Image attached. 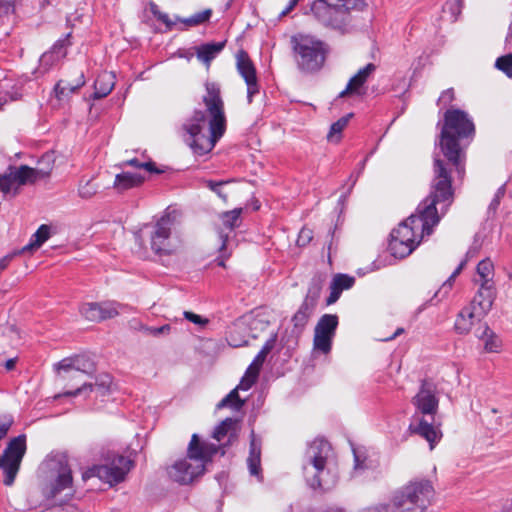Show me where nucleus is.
<instances>
[{
  "label": "nucleus",
  "instance_id": "nucleus-21",
  "mask_svg": "<svg viewBox=\"0 0 512 512\" xmlns=\"http://www.w3.org/2000/svg\"><path fill=\"white\" fill-rule=\"evenodd\" d=\"M480 288L470 306L477 309L479 315H486L492 308L496 297L494 286L479 284Z\"/></svg>",
  "mask_w": 512,
  "mask_h": 512
},
{
  "label": "nucleus",
  "instance_id": "nucleus-44",
  "mask_svg": "<svg viewBox=\"0 0 512 512\" xmlns=\"http://www.w3.org/2000/svg\"><path fill=\"white\" fill-rule=\"evenodd\" d=\"M15 184L12 174L8 169L6 173L0 174V191L7 194L11 191L12 186Z\"/></svg>",
  "mask_w": 512,
  "mask_h": 512
},
{
  "label": "nucleus",
  "instance_id": "nucleus-28",
  "mask_svg": "<svg viewBox=\"0 0 512 512\" xmlns=\"http://www.w3.org/2000/svg\"><path fill=\"white\" fill-rule=\"evenodd\" d=\"M114 77L110 73L100 74L94 83V99H101L106 97L114 87Z\"/></svg>",
  "mask_w": 512,
  "mask_h": 512
},
{
  "label": "nucleus",
  "instance_id": "nucleus-31",
  "mask_svg": "<svg viewBox=\"0 0 512 512\" xmlns=\"http://www.w3.org/2000/svg\"><path fill=\"white\" fill-rule=\"evenodd\" d=\"M84 84V76L81 74L76 84H71L65 80L58 81L54 87V92L59 100H63L68 98L71 94L75 93Z\"/></svg>",
  "mask_w": 512,
  "mask_h": 512
},
{
  "label": "nucleus",
  "instance_id": "nucleus-46",
  "mask_svg": "<svg viewBox=\"0 0 512 512\" xmlns=\"http://www.w3.org/2000/svg\"><path fill=\"white\" fill-rule=\"evenodd\" d=\"M125 164L133 166L135 168H143L151 173H160V171L155 167L153 162H140L137 158L130 159L125 162Z\"/></svg>",
  "mask_w": 512,
  "mask_h": 512
},
{
  "label": "nucleus",
  "instance_id": "nucleus-14",
  "mask_svg": "<svg viewBox=\"0 0 512 512\" xmlns=\"http://www.w3.org/2000/svg\"><path fill=\"white\" fill-rule=\"evenodd\" d=\"M123 305L116 301L87 302L79 306V313L91 322H102L120 314Z\"/></svg>",
  "mask_w": 512,
  "mask_h": 512
},
{
  "label": "nucleus",
  "instance_id": "nucleus-43",
  "mask_svg": "<svg viewBox=\"0 0 512 512\" xmlns=\"http://www.w3.org/2000/svg\"><path fill=\"white\" fill-rule=\"evenodd\" d=\"M232 182V180H222V181H214V180H206L205 185L211 191L216 193L223 201H227V195L224 194L221 190V187L225 184Z\"/></svg>",
  "mask_w": 512,
  "mask_h": 512
},
{
  "label": "nucleus",
  "instance_id": "nucleus-23",
  "mask_svg": "<svg viewBox=\"0 0 512 512\" xmlns=\"http://www.w3.org/2000/svg\"><path fill=\"white\" fill-rule=\"evenodd\" d=\"M225 44V41L202 44L196 47L197 58L209 67L211 61L224 49Z\"/></svg>",
  "mask_w": 512,
  "mask_h": 512
},
{
  "label": "nucleus",
  "instance_id": "nucleus-45",
  "mask_svg": "<svg viewBox=\"0 0 512 512\" xmlns=\"http://www.w3.org/2000/svg\"><path fill=\"white\" fill-rule=\"evenodd\" d=\"M219 237L221 239V246H220V253H221V256L220 258L218 259V265L219 266H222V267H225V260L229 257V253L226 254V250H227V245H228V241H229V236L228 234H224L222 231L219 233Z\"/></svg>",
  "mask_w": 512,
  "mask_h": 512
},
{
  "label": "nucleus",
  "instance_id": "nucleus-62",
  "mask_svg": "<svg viewBox=\"0 0 512 512\" xmlns=\"http://www.w3.org/2000/svg\"><path fill=\"white\" fill-rule=\"evenodd\" d=\"M184 316L187 320L191 321L194 324H205L207 320H203L200 315L194 314L192 312H184Z\"/></svg>",
  "mask_w": 512,
  "mask_h": 512
},
{
  "label": "nucleus",
  "instance_id": "nucleus-13",
  "mask_svg": "<svg viewBox=\"0 0 512 512\" xmlns=\"http://www.w3.org/2000/svg\"><path fill=\"white\" fill-rule=\"evenodd\" d=\"M44 162H47V168H31L27 165L19 167L9 166L14 182L18 185L33 184L38 179L48 177L54 166L53 155L50 153L44 154L40 159V163Z\"/></svg>",
  "mask_w": 512,
  "mask_h": 512
},
{
  "label": "nucleus",
  "instance_id": "nucleus-49",
  "mask_svg": "<svg viewBox=\"0 0 512 512\" xmlns=\"http://www.w3.org/2000/svg\"><path fill=\"white\" fill-rule=\"evenodd\" d=\"M212 15L211 9H205L203 11L197 12L194 15H192L193 21L195 25H201L205 22H208L210 17Z\"/></svg>",
  "mask_w": 512,
  "mask_h": 512
},
{
  "label": "nucleus",
  "instance_id": "nucleus-36",
  "mask_svg": "<svg viewBox=\"0 0 512 512\" xmlns=\"http://www.w3.org/2000/svg\"><path fill=\"white\" fill-rule=\"evenodd\" d=\"M242 213L241 208H236L231 211L224 212L221 215L222 223L225 228L232 231L234 228L238 227L240 224V215Z\"/></svg>",
  "mask_w": 512,
  "mask_h": 512
},
{
  "label": "nucleus",
  "instance_id": "nucleus-22",
  "mask_svg": "<svg viewBox=\"0 0 512 512\" xmlns=\"http://www.w3.org/2000/svg\"><path fill=\"white\" fill-rule=\"evenodd\" d=\"M485 315H479L477 309L472 306L464 307L455 321V330L459 334H468L476 321H480Z\"/></svg>",
  "mask_w": 512,
  "mask_h": 512
},
{
  "label": "nucleus",
  "instance_id": "nucleus-48",
  "mask_svg": "<svg viewBox=\"0 0 512 512\" xmlns=\"http://www.w3.org/2000/svg\"><path fill=\"white\" fill-rule=\"evenodd\" d=\"M455 99L453 88H449L441 93L438 98L437 104L443 107L450 105Z\"/></svg>",
  "mask_w": 512,
  "mask_h": 512
},
{
  "label": "nucleus",
  "instance_id": "nucleus-38",
  "mask_svg": "<svg viewBox=\"0 0 512 512\" xmlns=\"http://www.w3.org/2000/svg\"><path fill=\"white\" fill-rule=\"evenodd\" d=\"M355 283V279L347 274H337L333 277L331 285L339 291L350 289Z\"/></svg>",
  "mask_w": 512,
  "mask_h": 512
},
{
  "label": "nucleus",
  "instance_id": "nucleus-27",
  "mask_svg": "<svg viewBox=\"0 0 512 512\" xmlns=\"http://www.w3.org/2000/svg\"><path fill=\"white\" fill-rule=\"evenodd\" d=\"M70 33L66 35L65 38L59 39L51 48L49 52H46L41 57L42 63H53L65 57L66 55V47L70 45L69 43Z\"/></svg>",
  "mask_w": 512,
  "mask_h": 512
},
{
  "label": "nucleus",
  "instance_id": "nucleus-55",
  "mask_svg": "<svg viewBox=\"0 0 512 512\" xmlns=\"http://www.w3.org/2000/svg\"><path fill=\"white\" fill-rule=\"evenodd\" d=\"M47 512H82L80 509H78L76 506L73 505H57L47 510Z\"/></svg>",
  "mask_w": 512,
  "mask_h": 512
},
{
  "label": "nucleus",
  "instance_id": "nucleus-41",
  "mask_svg": "<svg viewBox=\"0 0 512 512\" xmlns=\"http://www.w3.org/2000/svg\"><path fill=\"white\" fill-rule=\"evenodd\" d=\"M245 330V328L242 327H235L229 332L228 335V343L232 347H242L248 344V340L244 338H240V333Z\"/></svg>",
  "mask_w": 512,
  "mask_h": 512
},
{
  "label": "nucleus",
  "instance_id": "nucleus-53",
  "mask_svg": "<svg viewBox=\"0 0 512 512\" xmlns=\"http://www.w3.org/2000/svg\"><path fill=\"white\" fill-rule=\"evenodd\" d=\"M316 308V304L313 302H310L306 299L302 302L297 312H302L304 314H307V317L310 318L313 314L314 310Z\"/></svg>",
  "mask_w": 512,
  "mask_h": 512
},
{
  "label": "nucleus",
  "instance_id": "nucleus-16",
  "mask_svg": "<svg viewBox=\"0 0 512 512\" xmlns=\"http://www.w3.org/2000/svg\"><path fill=\"white\" fill-rule=\"evenodd\" d=\"M434 495V488L429 480L420 479L410 481L400 489L396 490L392 497L406 499L408 501H419L420 497L424 501H431Z\"/></svg>",
  "mask_w": 512,
  "mask_h": 512
},
{
  "label": "nucleus",
  "instance_id": "nucleus-50",
  "mask_svg": "<svg viewBox=\"0 0 512 512\" xmlns=\"http://www.w3.org/2000/svg\"><path fill=\"white\" fill-rule=\"evenodd\" d=\"M312 231L307 228H303L297 238V244L299 246H305L312 240Z\"/></svg>",
  "mask_w": 512,
  "mask_h": 512
},
{
  "label": "nucleus",
  "instance_id": "nucleus-3",
  "mask_svg": "<svg viewBox=\"0 0 512 512\" xmlns=\"http://www.w3.org/2000/svg\"><path fill=\"white\" fill-rule=\"evenodd\" d=\"M474 134V123L465 111L450 108L444 113L440 148L444 157L456 168L459 175L464 173L463 158L465 157L460 141L471 138Z\"/></svg>",
  "mask_w": 512,
  "mask_h": 512
},
{
  "label": "nucleus",
  "instance_id": "nucleus-9",
  "mask_svg": "<svg viewBox=\"0 0 512 512\" xmlns=\"http://www.w3.org/2000/svg\"><path fill=\"white\" fill-rule=\"evenodd\" d=\"M51 470L56 474L41 489L44 497V506H48L50 501L64 493L65 497L73 494V477L70 466L65 456H59L49 461Z\"/></svg>",
  "mask_w": 512,
  "mask_h": 512
},
{
  "label": "nucleus",
  "instance_id": "nucleus-57",
  "mask_svg": "<svg viewBox=\"0 0 512 512\" xmlns=\"http://www.w3.org/2000/svg\"><path fill=\"white\" fill-rule=\"evenodd\" d=\"M170 325L166 324L160 327H149L146 330L150 335L158 336L161 334H167L170 331Z\"/></svg>",
  "mask_w": 512,
  "mask_h": 512
},
{
  "label": "nucleus",
  "instance_id": "nucleus-52",
  "mask_svg": "<svg viewBox=\"0 0 512 512\" xmlns=\"http://www.w3.org/2000/svg\"><path fill=\"white\" fill-rule=\"evenodd\" d=\"M257 381V378L251 377L250 375L244 374V376L241 378L240 383L237 385V387L240 390H249Z\"/></svg>",
  "mask_w": 512,
  "mask_h": 512
},
{
  "label": "nucleus",
  "instance_id": "nucleus-33",
  "mask_svg": "<svg viewBox=\"0 0 512 512\" xmlns=\"http://www.w3.org/2000/svg\"><path fill=\"white\" fill-rule=\"evenodd\" d=\"M324 284V278L321 275H314L309 283L305 299L317 305L321 290Z\"/></svg>",
  "mask_w": 512,
  "mask_h": 512
},
{
  "label": "nucleus",
  "instance_id": "nucleus-26",
  "mask_svg": "<svg viewBox=\"0 0 512 512\" xmlns=\"http://www.w3.org/2000/svg\"><path fill=\"white\" fill-rule=\"evenodd\" d=\"M144 177L137 173L122 172L117 174L114 181V187L122 192L140 185Z\"/></svg>",
  "mask_w": 512,
  "mask_h": 512
},
{
  "label": "nucleus",
  "instance_id": "nucleus-35",
  "mask_svg": "<svg viewBox=\"0 0 512 512\" xmlns=\"http://www.w3.org/2000/svg\"><path fill=\"white\" fill-rule=\"evenodd\" d=\"M338 11L344 24L350 10L361 9L364 6L363 0H335Z\"/></svg>",
  "mask_w": 512,
  "mask_h": 512
},
{
  "label": "nucleus",
  "instance_id": "nucleus-4",
  "mask_svg": "<svg viewBox=\"0 0 512 512\" xmlns=\"http://www.w3.org/2000/svg\"><path fill=\"white\" fill-rule=\"evenodd\" d=\"M412 403L416 407V411L412 416L409 430L427 440L432 450L442 437L435 422L439 400L436 397L434 384L423 381L418 393L413 397Z\"/></svg>",
  "mask_w": 512,
  "mask_h": 512
},
{
  "label": "nucleus",
  "instance_id": "nucleus-29",
  "mask_svg": "<svg viewBox=\"0 0 512 512\" xmlns=\"http://www.w3.org/2000/svg\"><path fill=\"white\" fill-rule=\"evenodd\" d=\"M478 338L483 341L484 349L488 353H497L502 347L501 339L487 325H484Z\"/></svg>",
  "mask_w": 512,
  "mask_h": 512
},
{
  "label": "nucleus",
  "instance_id": "nucleus-25",
  "mask_svg": "<svg viewBox=\"0 0 512 512\" xmlns=\"http://www.w3.org/2000/svg\"><path fill=\"white\" fill-rule=\"evenodd\" d=\"M50 226L42 224L31 236L28 244L22 247L20 253L33 252L40 248L50 238Z\"/></svg>",
  "mask_w": 512,
  "mask_h": 512
},
{
  "label": "nucleus",
  "instance_id": "nucleus-6",
  "mask_svg": "<svg viewBox=\"0 0 512 512\" xmlns=\"http://www.w3.org/2000/svg\"><path fill=\"white\" fill-rule=\"evenodd\" d=\"M332 453L331 445L322 438H316L309 443L303 460V474L313 489H330L336 483V475L328 466Z\"/></svg>",
  "mask_w": 512,
  "mask_h": 512
},
{
  "label": "nucleus",
  "instance_id": "nucleus-17",
  "mask_svg": "<svg viewBox=\"0 0 512 512\" xmlns=\"http://www.w3.org/2000/svg\"><path fill=\"white\" fill-rule=\"evenodd\" d=\"M310 11L326 26L338 28L343 25L335 0H315L311 4Z\"/></svg>",
  "mask_w": 512,
  "mask_h": 512
},
{
  "label": "nucleus",
  "instance_id": "nucleus-40",
  "mask_svg": "<svg viewBox=\"0 0 512 512\" xmlns=\"http://www.w3.org/2000/svg\"><path fill=\"white\" fill-rule=\"evenodd\" d=\"M495 66L509 78H512V53L497 58Z\"/></svg>",
  "mask_w": 512,
  "mask_h": 512
},
{
  "label": "nucleus",
  "instance_id": "nucleus-32",
  "mask_svg": "<svg viewBox=\"0 0 512 512\" xmlns=\"http://www.w3.org/2000/svg\"><path fill=\"white\" fill-rule=\"evenodd\" d=\"M238 390H240L237 386L230 391L218 404L217 409H222L224 407H231L235 411H239L243 405L244 401L239 397Z\"/></svg>",
  "mask_w": 512,
  "mask_h": 512
},
{
  "label": "nucleus",
  "instance_id": "nucleus-7",
  "mask_svg": "<svg viewBox=\"0 0 512 512\" xmlns=\"http://www.w3.org/2000/svg\"><path fill=\"white\" fill-rule=\"evenodd\" d=\"M291 44L300 71L313 73L323 67L328 52L324 42L309 35L298 34L292 36Z\"/></svg>",
  "mask_w": 512,
  "mask_h": 512
},
{
  "label": "nucleus",
  "instance_id": "nucleus-10",
  "mask_svg": "<svg viewBox=\"0 0 512 512\" xmlns=\"http://www.w3.org/2000/svg\"><path fill=\"white\" fill-rule=\"evenodd\" d=\"M133 467V462L123 455H108L105 463L94 466L83 475V478L96 476L105 483L112 485L124 481L126 475Z\"/></svg>",
  "mask_w": 512,
  "mask_h": 512
},
{
  "label": "nucleus",
  "instance_id": "nucleus-58",
  "mask_svg": "<svg viewBox=\"0 0 512 512\" xmlns=\"http://www.w3.org/2000/svg\"><path fill=\"white\" fill-rule=\"evenodd\" d=\"M341 293H342L341 291H339L337 288H335L334 286H332L330 284V295L326 299V304L327 305L334 304L339 299Z\"/></svg>",
  "mask_w": 512,
  "mask_h": 512
},
{
  "label": "nucleus",
  "instance_id": "nucleus-24",
  "mask_svg": "<svg viewBox=\"0 0 512 512\" xmlns=\"http://www.w3.org/2000/svg\"><path fill=\"white\" fill-rule=\"evenodd\" d=\"M431 501H424L420 497L419 501H408L392 497V512H425Z\"/></svg>",
  "mask_w": 512,
  "mask_h": 512
},
{
  "label": "nucleus",
  "instance_id": "nucleus-64",
  "mask_svg": "<svg viewBox=\"0 0 512 512\" xmlns=\"http://www.w3.org/2000/svg\"><path fill=\"white\" fill-rule=\"evenodd\" d=\"M153 13L157 17V19L159 21H161L162 23H164L167 27L172 26L173 23L170 21L169 16L166 13L155 12V11H153Z\"/></svg>",
  "mask_w": 512,
  "mask_h": 512
},
{
  "label": "nucleus",
  "instance_id": "nucleus-39",
  "mask_svg": "<svg viewBox=\"0 0 512 512\" xmlns=\"http://www.w3.org/2000/svg\"><path fill=\"white\" fill-rule=\"evenodd\" d=\"M276 339H277V335L276 334H273L266 342L265 344L263 345V347L261 348V350L259 351V353L256 355V357L254 358L255 362L257 364H260L261 366L263 365V363L265 362V359L267 357V355L272 351V349L274 348L275 346V343H276Z\"/></svg>",
  "mask_w": 512,
  "mask_h": 512
},
{
  "label": "nucleus",
  "instance_id": "nucleus-56",
  "mask_svg": "<svg viewBox=\"0 0 512 512\" xmlns=\"http://www.w3.org/2000/svg\"><path fill=\"white\" fill-rule=\"evenodd\" d=\"M14 10V4L10 0H0V17Z\"/></svg>",
  "mask_w": 512,
  "mask_h": 512
},
{
  "label": "nucleus",
  "instance_id": "nucleus-15",
  "mask_svg": "<svg viewBox=\"0 0 512 512\" xmlns=\"http://www.w3.org/2000/svg\"><path fill=\"white\" fill-rule=\"evenodd\" d=\"M236 66L239 74L247 85V100L252 103L253 96L259 93V85L256 75V69L249 55L244 50H240L236 55Z\"/></svg>",
  "mask_w": 512,
  "mask_h": 512
},
{
  "label": "nucleus",
  "instance_id": "nucleus-37",
  "mask_svg": "<svg viewBox=\"0 0 512 512\" xmlns=\"http://www.w3.org/2000/svg\"><path fill=\"white\" fill-rule=\"evenodd\" d=\"M75 360V370L80 371L86 374H90L94 372L95 365L94 362L85 355H76L74 356Z\"/></svg>",
  "mask_w": 512,
  "mask_h": 512
},
{
  "label": "nucleus",
  "instance_id": "nucleus-20",
  "mask_svg": "<svg viewBox=\"0 0 512 512\" xmlns=\"http://www.w3.org/2000/svg\"><path fill=\"white\" fill-rule=\"evenodd\" d=\"M247 465L251 476H255L259 481H262L261 469V439L258 438L252 430L250 434V448L249 456L247 458Z\"/></svg>",
  "mask_w": 512,
  "mask_h": 512
},
{
  "label": "nucleus",
  "instance_id": "nucleus-30",
  "mask_svg": "<svg viewBox=\"0 0 512 512\" xmlns=\"http://www.w3.org/2000/svg\"><path fill=\"white\" fill-rule=\"evenodd\" d=\"M476 272L478 278L475 279L477 284L494 286L493 275H494V265L490 259H484L480 261L477 265Z\"/></svg>",
  "mask_w": 512,
  "mask_h": 512
},
{
  "label": "nucleus",
  "instance_id": "nucleus-34",
  "mask_svg": "<svg viewBox=\"0 0 512 512\" xmlns=\"http://www.w3.org/2000/svg\"><path fill=\"white\" fill-rule=\"evenodd\" d=\"M353 116V114H348L346 116L341 117L339 120L334 122L327 134V139L330 142H339L341 139V133L343 129L347 126L349 119Z\"/></svg>",
  "mask_w": 512,
  "mask_h": 512
},
{
  "label": "nucleus",
  "instance_id": "nucleus-59",
  "mask_svg": "<svg viewBox=\"0 0 512 512\" xmlns=\"http://www.w3.org/2000/svg\"><path fill=\"white\" fill-rule=\"evenodd\" d=\"M261 367L262 366L260 364H257L255 360H253L252 363L247 368L245 374L258 379Z\"/></svg>",
  "mask_w": 512,
  "mask_h": 512
},
{
  "label": "nucleus",
  "instance_id": "nucleus-54",
  "mask_svg": "<svg viewBox=\"0 0 512 512\" xmlns=\"http://www.w3.org/2000/svg\"><path fill=\"white\" fill-rule=\"evenodd\" d=\"M504 194H505V187L504 186L499 187L494 195V198L492 199V201L490 203L489 209L496 210L497 207L499 206L500 201L503 198Z\"/></svg>",
  "mask_w": 512,
  "mask_h": 512
},
{
  "label": "nucleus",
  "instance_id": "nucleus-11",
  "mask_svg": "<svg viewBox=\"0 0 512 512\" xmlns=\"http://www.w3.org/2000/svg\"><path fill=\"white\" fill-rule=\"evenodd\" d=\"M25 452L26 436L22 434L11 439L3 455L0 456V469L5 475L3 483L6 486H11L14 483Z\"/></svg>",
  "mask_w": 512,
  "mask_h": 512
},
{
  "label": "nucleus",
  "instance_id": "nucleus-51",
  "mask_svg": "<svg viewBox=\"0 0 512 512\" xmlns=\"http://www.w3.org/2000/svg\"><path fill=\"white\" fill-rule=\"evenodd\" d=\"M55 367L57 370H63V371H69L71 369H75L74 356L62 359L60 362H58L55 365Z\"/></svg>",
  "mask_w": 512,
  "mask_h": 512
},
{
  "label": "nucleus",
  "instance_id": "nucleus-19",
  "mask_svg": "<svg viewBox=\"0 0 512 512\" xmlns=\"http://www.w3.org/2000/svg\"><path fill=\"white\" fill-rule=\"evenodd\" d=\"M376 65L368 63L365 67L361 68L348 82L345 90H343L339 97H345L350 94L364 95L365 91L362 89L363 85L367 82L368 78L375 72Z\"/></svg>",
  "mask_w": 512,
  "mask_h": 512
},
{
  "label": "nucleus",
  "instance_id": "nucleus-5",
  "mask_svg": "<svg viewBox=\"0 0 512 512\" xmlns=\"http://www.w3.org/2000/svg\"><path fill=\"white\" fill-rule=\"evenodd\" d=\"M217 452L218 447L215 444L200 441L198 435L193 434L187 448V456L177 460L167 469L169 478L182 485L190 484L204 473L206 465Z\"/></svg>",
  "mask_w": 512,
  "mask_h": 512
},
{
  "label": "nucleus",
  "instance_id": "nucleus-42",
  "mask_svg": "<svg viewBox=\"0 0 512 512\" xmlns=\"http://www.w3.org/2000/svg\"><path fill=\"white\" fill-rule=\"evenodd\" d=\"M99 189V185L94 183L92 180H88L85 184L79 187V196L84 199H89L94 196Z\"/></svg>",
  "mask_w": 512,
  "mask_h": 512
},
{
  "label": "nucleus",
  "instance_id": "nucleus-18",
  "mask_svg": "<svg viewBox=\"0 0 512 512\" xmlns=\"http://www.w3.org/2000/svg\"><path fill=\"white\" fill-rule=\"evenodd\" d=\"M212 437L221 443L220 445H215L218 447V451L221 448L232 445L238 439L237 420L230 417L224 419L215 427Z\"/></svg>",
  "mask_w": 512,
  "mask_h": 512
},
{
  "label": "nucleus",
  "instance_id": "nucleus-8",
  "mask_svg": "<svg viewBox=\"0 0 512 512\" xmlns=\"http://www.w3.org/2000/svg\"><path fill=\"white\" fill-rule=\"evenodd\" d=\"M175 212H166L153 226L150 234L151 250L158 256H170L176 254L181 241L173 234L176 227Z\"/></svg>",
  "mask_w": 512,
  "mask_h": 512
},
{
  "label": "nucleus",
  "instance_id": "nucleus-63",
  "mask_svg": "<svg viewBox=\"0 0 512 512\" xmlns=\"http://www.w3.org/2000/svg\"><path fill=\"white\" fill-rule=\"evenodd\" d=\"M12 423H13V420L11 418L6 419L2 423H0V440L3 439L7 435Z\"/></svg>",
  "mask_w": 512,
  "mask_h": 512
},
{
  "label": "nucleus",
  "instance_id": "nucleus-2",
  "mask_svg": "<svg viewBox=\"0 0 512 512\" xmlns=\"http://www.w3.org/2000/svg\"><path fill=\"white\" fill-rule=\"evenodd\" d=\"M205 88L206 95L203 97V102L210 115L208 127L206 113L202 110H195L182 126L184 142L198 156L209 153L226 130L220 86L215 82H207Z\"/></svg>",
  "mask_w": 512,
  "mask_h": 512
},
{
  "label": "nucleus",
  "instance_id": "nucleus-1",
  "mask_svg": "<svg viewBox=\"0 0 512 512\" xmlns=\"http://www.w3.org/2000/svg\"><path fill=\"white\" fill-rule=\"evenodd\" d=\"M453 202L450 172L444 162L434 158V179L430 194L418 205L416 214L409 216L391 232L389 249L396 258L410 255L424 235H430Z\"/></svg>",
  "mask_w": 512,
  "mask_h": 512
},
{
  "label": "nucleus",
  "instance_id": "nucleus-61",
  "mask_svg": "<svg viewBox=\"0 0 512 512\" xmlns=\"http://www.w3.org/2000/svg\"><path fill=\"white\" fill-rule=\"evenodd\" d=\"M464 263L462 262L456 270L452 273V275L449 277V279L443 284L442 289H450L452 286V283L455 279V277L461 272L463 269Z\"/></svg>",
  "mask_w": 512,
  "mask_h": 512
},
{
  "label": "nucleus",
  "instance_id": "nucleus-47",
  "mask_svg": "<svg viewBox=\"0 0 512 512\" xmlns=\"http://www.w3.org/2000/svg\"><path fill=\"white\" fill-rule=\"evenodd\" d=\"M308 321L309 318L307 317V314H304L302 312H296L292 317L294 329H296L298 332L303 331Z\"/></svg>",
  "mask_w": 512,
  "mask_h": 512
},
{
  "label": "nucleus",
  "instance_id": "nucleus-12",
  "mask_svg": "<svg viewBox=\"0 0 512 512\" xmlns=\"http://www.w3.org/2000/svg\"><path fill=\"white\" fill-rule=\"evenodd\" d=\"M337 326V315L324 314L320 317L314 329L313 347L315 350L323 354H328L331 351Z\"/></svg>",
  "mask_w": 512,
  "mask_h": 512
},
{
  "label": "nucleus",
  "instance_id": "nucleus-60",
  "mask_svg": "<svg viewBox=\"0 0 512 512\" xmlns=\"http://www.w3.org/2000/svg\"><path fill=\"white\" fill-rule=\"evenodd\" d=\"M92 387L93 385L92 384H87V383H84L82 386H80L79 388H77L76 390L74 391H67L64 393L65 396H78L80 395L81 393L89 390L91 391L92 390Z\"/></svg>",
  "mask_w": 512,
  "mask_h": 512
}]
</instances>
